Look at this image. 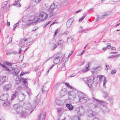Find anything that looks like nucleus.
Wrapping results in <instances>:
<instances>
[{"label":"nucleus","mask_w":120,"mask_h":120,"mask_svg":"<svg viewBox=\"0 0 120 120\" xmlns=\"http://www.w3.org/2000/svg\"><path fill=\"white\" fill-rule=\"evenodd\" d=\"M60 5L58 4L57 6L55 4L53 3L51 5L49 11L51 15L53 16L56 15L57 13L58 10L60 8Z\"/></svg>","instance_id":"1"},{"label":"nucleus","mask_w":120,"mask_h":120,"mask_svg":"<svg viewBox=\"0 0 120 120\" xmlns=\"http://www.w3.org/2000/svg\"><path fill=\"white\" fill-rule=\"evenodd\" d=\"M78 94L79 102L84 103L90 100V99L83 93L79 92Z\"/></svg>","instance_id":"2"},{"label":"nucleus","mask_w":120,"mask_h":120,"mask_svg":"<svg viewBox=\"0 0 120 120\" xmlns=\"http://www.w3.org/2000/svg\"><path fill=\"white\" fill-rule=\"evenodd\" d=\"M64 57V55L63 56L61 53L59 52L54 56L53 62L55 64H57L59 63L60 60L61 61L62 60Z\"/></svg>","instance_id":"3"},{"label":"nucleus","mask_w":120,"mask_h":120,"mask_svg":"<svg viewBox=\"0 0 120 120\" xmlns=\"http://www.w3.org/2000/svg\"><path fill=\"white\" fill-rule=\"evenodd\" d=\"M8 97V94H3L0 97V100L4 101L3 104V105L4 106L8 105L10 104V102L7 101Z\"/></svg>","instance_id":"4"},{"label":"nucleus","mask_w":120,"mask_h":120,"mask_svg":"<svg viewBox=\"0 0 120 120\" xmlns=\"http://www.w3.org/2000/svg\"><path fill=\"white\" fill-rule=\"evenodd\" d=\"M27 80V79H24L23 78H17L15 80V84H18L22 82L24 84L23 85L24 87H25L26 89H27L28 87Z\"/></svg>","instance_id":"5"},{"label":"nucleus","mask_w":120,"mask_h":120,"mask_svg":"<svg viewBox=\"0 0 120 120\" xmlns=\"http://www.w3.org/2000/svg\"><path fill=\"white\" fill-rule=\"evenodd\" d=\"M31 19L28 20L26 22V25L27 26H29L33 23H36L39 22V19H38V16L34 17L33 16H31Z\"/></svg>","instance_id":"6"},{"label":"nucleus","mask_w":120,"mask_h":120,"mask_svg":"<svg viewBox=\"0 0 120 120\" xmlns=\"http://www.w3.org/2000/svg\"><path fill=\"white\" fill-rule=\"evenodd\" d=\"M75 111L77 114L80 116H82L84 115L85 113V110L84 107L82 106H81L76 108Z\"/></svg>","instance_id":"7"},{"label":"nucleus","mask_w":120,"mask_h":120,"mask_svg":"<svg viewBox=\"0 0 120 120\" xmlns=\"http://www.w3.org/2000/svg\"><path fill=\"white\" fill-rule=\"evenodd\" d=\"M93 99L96 102H97L98 104L99 105H100V107L102 109V110L106 112H109V109L108 107H107L106 106L104 105H101V104L99 102H104L103 101L100 100H98L97 99L94 97H93Z\"/></svg>","instance_id":"8"},{"label":"nucleus","mask_w":120,"mask_h":120,"mask_svg":"<svg viewBox=\"0 0 120 120\" xmlns=\"http://www.w3.org/2000/svg\"><path fill=\"white\" fill-rule=\"evenodd\" d=\"M97 79L96 78H94L93 79L91 78V77H89L87 79L86 82L89 86L90 88L92 87L93 81L94 82H95V83H97L98 81H96L95 82V79Z\"/></svg>","instance_id":"9"},{"label":"nucleus","mask_w":120,"mask_h":120,"mask_svg":"<svg viewBox=\"0 0 120 120\" xmlns=\"http://www.w3.org/2000/svg\"><path fill=\"white\" fill-rule=\"evenodd\" d=\"M48 16L46 13L42 12L39 14V17H38L39 22L46 20Z\"/></svg>","instance_id":"10"},{"label":"nucleus","mask_w":120,"mask_h":120,"mask_svg":"<svg viewBox=\"0 0 120 120\" xmlns=\"http://www.w3.org/2000/svg\"><path fill=\"white\" fill-rule=\"evenodd\" d=\"M77 91H75V92L72 91L68 93V97L69 99L71 100L74 99L76 97V93Z\"/></svg>","instance_id":"11"},{"label":"nucleus","mask_w":120,"mask_h":120,"mask_svg":"<svg viewBox=\"0 0 120 120\" xmlns=\"http://www.w3.org/2000/svg\"><path fill=\"white\" fill-rule=\"evenodd\" d=\"M3 90L4 91L10 90L11 89V85L10 84H7L4 85L3 86Z\"/></svg>","instance_id":"12"},{"label":"nucleus","mask_w":120,"mask_h":120,"mask_svg":"<svg viewBox=\"0 0 120 120\" xmlns=\"http://www.w3.org/2000/svg\"><path fill=\"white\" fill-rule=\"evenodd\" d=\"M74 20V18L72 17L69 19L67 21L66 26L67 28H69L71 25Z\"/></svg>","instance_id":"13"},{"label":"nucleus","mask_w":120,"mask_h":120,"mask_svg":"<svg viewBox=\"0 0 120 120\" xmlns=\"http://www.w3.org/2000/svg\"><path fill=\"white\" fill-rule=\"evenodd\" d=\"M87 114L88 116L90 117L94 116L95 115V113L94 112H93V111L90 109L88 110Z\"/></svg>","instance_id":"14"},{"label":"nucleus","mask_w":120,"mask_h":120,"mask_svg":"<svg viewBox=\"0 0 120 120\" xmlns=\"http://www.w3.org/2000/svg\"><path fill=\"white\" fill-rule=\"evenodd\" d=\"M18 113L20 114L21 116L25 118L27 116V113L25 111H23L22 112H19Z\"/></svg>","instance_id":"15"},{"label":"nucleus","mask_w":120,"mask_h":120,"mask_svg":"<svg viewBox=\"0 0 120 120\" xmlns=\"http://www.w3.org/2000/svg\"><path fill=\"white\" fill-rule=\"evenodd\" d=\"M45 115L46 114L45 113H43V114L42 113L40 114L38 116V118L37 119L38 120H40L41 118L42 120H45Z\"/></svg>","instance_id":"16"},{"label":"nucleus","mask_w":120,"mask_h":120,"mask_svg":"<svg viewBox=\"0 0 120 120\" xmlns=\"http://www.w3.org/2000/svg\"><path fill=\"white\" fill-rule=\"evenodd\" d=\"M67 91L66 88L62 89L60 92L61 95L62 96H63L67 94Z\"/></svg>","instance_id":"17"},{"label":"nucleus","mask_w":120,"mask_h":120,"mask_svg":"<svg viewBox=\"0 0 120 120\" xmlns=\"http://www.w3.org/2000/svg\"><path fill=\"white\" fill-rule=\"evenodd\" d=\"M6 77L5 76H1L0 77V85H2L5 82Z\"/></svg>","instance_id":"18"},{"label":"nucleus","mask_w":120,"mask_h":120,"mask_svg":"<svg viewBox=\"0 0 120 120\" xmlns=\"http://www.w3.org/2000/svg\"><path fill=\"white\" fill-rule=\"evenodd\" d=\"M66 107L68 109L70 110H72L74 108L73 106L70 103H67L66 104Z\"/></svg>","instance_id":"19"},{"label":"nucleus","mask_w":120,"mask_h":120,"mask_svg":"<svg viewBox=\"0 0 120 120\" xmlns=\"http://www.w3.org/2000/svg\"><path fill=\"white\" fill-rule=\"evenodd\" d=\"M89 63H86V65L85 66V68H84L82 70V72H86L88 71L89 70Z\"/></svg>","instance_id":"20"},{"label":"nucleus","mask_w":120,"mask_h":120,"mask_svg":"<svg viewBox=\"0 0 120 120\" xmlns=\"http://www.w3.org/2000/svg\"><path fill=\"white\" fill-rule=\"evenodd\" d=\"M25 97V96L24 95H20L19 96V100L20 101H23L24 100Z\"/></svg>","instance_id":"21"},{"label":"nucleus","mask_w":120,"mask_h":120,"mask_svg":"<svg viewBox=\"0 0 120 120\" xmlns=\"http://www.w3.org/2000/svg\"><path fill=\"white\" fill-rule=\"evenodd\" d=\"M25 43L23 41V39H21L19 42V45L21 48H23L24 46Z\"/></svg>","instance_id":"22"},{"label":"nucleus","mask_w":120,"mask_h":120,"mask_svg":"<svg viewBox=\"0 0 120 120\" xmlns=\"http://www.w3.org/2000/svg\"><path fill=\"white\" fill-rule=\"evenodd\" d=\"M57 111L59 114H61L64 112L63 109L61 108H57Z\"/></svg>","instance_id":"23"},{"label":"nucleus","mask_w":120,"mask_h":120,"mask_svg":"<svg viewBox=\"0 0 120 120\" xmlns=\"http://www.w3.org/2000/svg\"><path fill=\"white\" fill-rule=\"evenodd\" d=\"M17 95V91H15V92L12 95L11 97V100H13L16 97Z\"/></svg>","instance_id":"24"},{"label":"nucleus","mask_w":120,"mask_h":120,"mask_svg":"<svg viewBox=\"0 0 120 120\" xmlns=\"http://www.w3.org/2000/svg\"><path fill=\"white\" fill-rule=\"evenodd\" d=\"M80 118L76 115L74 116L71 118V120H79Z\"/></svg>","instance_id":"25"},{"label":"nucleus","mask_w":120,"mask_h":120,"mask_svg":"<svg viewBox=\"0 0 120 120\" xmlns=\"http://www.w3.org/2000/svg\"><path fill=\"white\" fill-rule=\"evenodd\" d=\"M55 102L57 104L60 105H61L62 101L61 100L59 99H57L56 100Z\"/></svg>","instance_id":"26"},{"label":"nucleus","mask_w":120,"mask_h":120,"mask_svg":"<svg viewBox=\"0 0 120 120\" xmlns=\"http://www.w3.org/2000/svg\"><path fill=\"white\" fill-rule=\"evenodd\" d=\"M32 107L30 103H28L26 105V108L27 109H30Z\"/></svg>","instance_id":"27"},{"label":"nucleus","mask_w":120,"mask_h":120,"mask_svg":"<svg viewBox=\"0 0 120 120\" xmlns=\"http://www.w3.org/2000/svg\"><path fill=\"white\" fill-rule=\"evenodd\" d=\"M86 14H85L81 18H79V22H81L83 20V19H84V18L86 16Z\"/></svg>","instance_id":"28"},{"label":"nucleus","mask_w":120,"mask_h":120,"mask_svg":"<svg viewBox=\"0 0 120 120\" xmlns=\"http://www.w3.org/2000/svg\"><path fill=\"white\" fill-rule=\"evenodd\" d=\"M4 64L6 65L10 66H11L12 65L11 63H10L7 61L4 62Z\"/></svg>","instance_id":"29"},{"label":"nucleus","mask_w":120,"mask_h":120,"mask_svg":"<svg viewBox=\"0 0 120 120\" xmlns=\"http://www.w3.org/2000/svg\"><path fill=\"white\" fill-rule=\"evenodd\" d=\"M40 101V100L38 99V97H36V99L35 100V104H38L39 102Z\"/></svg>","instance_id":"30"},{"label":"nucleus","mask_w":120,"mask_h":120,"mask_svg":"<svg viewBox=\"0 0 120 120\" xmlns=\"http://www.w3.org/2000/svg\"><path fill=\"white\" fill-rule=\"evenodd\" d=\"M107 82V80L106 77H104L103 81V86L105 87V84Z\"/></svg>","instance_id":"31"},{"label":"nucleus","mask_w":120,"mask_h":120,"mask_svg":"<svg viewBox=\"0 0 120 120\" xmlns=\"http://www.w3.org/2000/svg\"><path fill=\"white\" fill-rule=\"evenodd\" d=\"M42 92H44V91H46L47 90L46 89V86H45L44 85H43L42 87Z\"/></svg>","instance_id":"32"},{"label":"nucleus","mask_w":120,"mask_h":120,"mask_svg":"<svg viewBox=\"0 0 120 120\" xmlns=\"http://www.w3.org/2000/svg\"><path fill=\"white\" fill-rule=\"evenodd\" d=\"M87 79L85 78H81L80 79V81H83L84 82L86 83Z\"/></svg>","instance_id":"33"},{"label":"nucleus","mask_w":120,"mask_h":120,"mask_svg":"<svg viewBox=\"0 0 120 120\" xmlns=\"http://www.w3.org/2000/svg\"><path fill=\"white\" fill-rule=\"evenodd\" d=\"M99 77V79L100 81H101L102 80L104 79V76L102 75H101L98 76Z\"/></svg>","instance_id":"34"},{"label":"nucleus","mask_w":120,"mask_h":120,"mask_svg":"<svg viewBox=\"0 0 120 120\" xmlns=\"http://www.w3.org/2000/svg\"><path fill=\"white\" fill-rule=\"evenodd\" d=\"M14 5L16 6H17L20 7L21 5L19 4V2H15V3L14 4Z\"/></svg>","instance_id":"35"},{"label":"nucleus","mask_w":120,"mask_h":120,"mask_svg":"<svg viewBox=\"0 0 120 120\" xmlns=\"http://www.w3.org/2000/svg\"><path fill=\"white\" fill-rule=\"evenodd\" d=\"M108 95L107 93L106 92H103V97L104 98H105L107 97Z\"/></svg>","instance_id":"36"},{"label":"nucleus","mask_w":120,"mask_h":120,"mask_svg":"<svg viewBox=\"0 0 120 120\" xmlns=\"http://www.w3.org/2000/svg\"><path fill=\"white\" fill-rule=\"evenodd\" d=\"M64 41L63 40H60L59 41L58 43V44L59 45H62Z\"/></svg>","instance_id":"37"},{"label":"nucleus","mask_w":120,"mask_h":120,"mask_svg":"<svg viewBox=\"0 0 120 120\" xmlns=\"http://www.w3.org/2000/svg\"><path fill=\"white\" fill-rule=\"evenodd\" d=\"M116 70H113L111 72V74H112L113 75L116 73Z\"/></svg>","instance_id":"38"},{"label":"nucleus","mask_w":120,"mask_h":120,"mask_svg":"<svg viewBox=\"0 0 120 120\" xmlns=\"http://www.w3.org/2000/svg\"><path fill=\"white\" fill-rule=\"evenodd\" d=\"M22 88L23 87L20 85H19L17 88L18 89L20 90H22Z\"/></svg>","instance_id":"39"},{"label":"nucleus","mask_w":120,"mask_h":120,"mask_svg":"<svg viewBox=\"0 0 120 120\" xmlns=\"http://www.w3.org/2000/svg\"><path fill=\"white\" fill-rule=\"evenodd\" d=\"M58 45L59 44H58V43L57 42V44H56L54 45L53 47L54 49H55Z\"/></svg>","instance_id":"40"},{"label":"nucleus","mask_w":120,"mask_h":120,"mask_svg":"<svg viewBox=\"0 0 120 120\" xmlns=\"http://www.w3.org/2000/svg\"><path fill=\"white\" fill-rule=\"evenodd\" d=\"M65 85H66L67 87H69L71 88H72V87L71 86H70L69 85V84L68 83H65Z\"/></svg>","instance_id":"41"},{"label":"nucleus","mask_w":120,"mask_h":120,"mask_svg":"<svg viewBox=\"0 0 120 120\" xmlns=\"http://www.w3.org/2000/svg\"><path fill=\"white\" fill-rule=\"evenodd\" d=\"M66 69V68L65 66H64L62 67L61 68V70L62 71H64Z\"/></svg>","instance_id":"42"},{"label":"nucleus","mask_w":120,"mask_h":120,"mask_svg":"<svg viewBox=\"0 0 120 120\" xmlns=\"http://www.w3.org/2000/svg\"><path fill=\"white\" fill-rule=\"evenodd\" d=\"M34 1L37 3H38L40 2L41 0H34Z\"/></svg>","instance_id":"43"},{"label":"nucleus","mask_w":120,"mask_h":120,"mask_svg":"<svg viewBox=\"0 0 120 120\" xmlns=\"http://www.w3.org/2000/svg\"><path fill=\"white\" fill-rule=\"evenodd\" d=\"M27 73L24 72H22L20 75V76H22L23 75H25V74H27Z\"/></svg>","instance_id":"44"},{"label":"nucleus","mask_w":120,"mask_h":120,"mask_svg":"<svg viewBox=\"0 0 120 120\" xmlns=\"http://www.w3.org/2000/svg\"><path fill=\"white\" fill-rule=\"evenodd\" d=\"M8 1H6L4 2V5H5V6H4V7H5L6 6L7 4L8 3Z\"/></svg>","instance_id":"45"},{"label":"nucleus","mask_w":120,"mask_h":120,"mask_svg":"<svg viewBox=\"0 0 120 120\" xmlns=\"http://www.w3.org/2000/svg\"><path fill=\"white\" fill-rule=\"evenodd\" d=\"M59 30L58 29H56L55 31V34H54V35H55L59 31Z\"/></svg>","instance_id":"46"},{"label":"nucleus","mask_w":120,"mask_h":120,"mask_svg":"<svg viewBox=\"0 0 120 120\" xmlns=\"http://www.w3.org/2000/svg\"><path fill=\"white\" fill-rule=\"evenodd\" d=\"M19 23V22L15 24L14 26V28H15L16 27H17Z\"/></svg>","instance_id":"47"},{"label":"nucleus","mask_w":120,"mask_h":120,"mask_svg":"<svg viewBox=\"0 0 120 120\" xmlns=\"http://www.w3.org/2000/svg\"><path fill=\"white\" fill-rule=\"evenodd\" d=\"M120 56V54H119L117 55H116L115 56H113V57H115L116 58H117L119 57Z\"/></svg>","instance_id":"48"},{"label":"nucleus","mask_w":120,"mask_h":120,"mask_svg":"<svg viewBox=\"0 0 120 120\" xmlns=\"http://www.w3.org/2000/svg\"><path fill=\"white\" fill-rule=\"evenodd\" d=\"M12 37H10L9 38V43H10L12 41Z\"/></svg>","instance_id":"49"},{"label":"nucleus","mask_w":120,"mask_h":120,"mask_svg":"<svg viewBox=\"0 0 120 120\" xmlns=\"http://www.w3.org/2000/svg\"><path fill=\"white\" fill-rule=\"evenodd\" d=\"M51 22V21H50L49 22L47 23V24L45 25V26H44L43 27L44 28L46 26H47L48 24H49Z\"/></svg>","instance_id":"50"},{"label":"nucleus","mask_w":120,"mask_h":120,"mask_svg":"<svg viewBox=\"0 0 120 120\" xmlns=\"http://www.w3.org/2000/svg\"><path fill=\"white\" fill-rule=\"evenodd\" d=\"M82 11V9H80L79 10H78V11H76L75 12V13H77L79 12Z\"/></svg>","instance_id":"51"},{"label":"nucleus","mask_w":120,"mask_h":120,"mask_svg":"<svg viewBox=\"0 0 120 120\" xmlns=\"http://www.w3.org/2000/svg\"><path fill=\"white\" fill-rule=\"evenodd\" d=\"M5 70L6 71H10L9 68L6 66V67H5Z\"/></svg>","instance_id":"52"},{"label":"nucleus","mask_w":120,"mask_h":120,"mask_svg":"<svg viewBox=\"0 0 120 120\" xmlns=\"http://www.w3.org/2000/svg\"><path fill=\"white\" fill-rule=\"evenodd\" d=\"M73 51H72L71 52H70L69 54L68 57H69L72 54Z\"/></svg>","instance_id":"53"},{"label":"nucleus","mask_w":120,"mask_h":120,"mask_svg":"<svg viewBox=\"0 0 120 120\" xmlns=\"http://www.w3.org/2000/svg\"><path fill=\"white\" fill-rule=\"evenodd\" d=\"M0 65L3 68H5L6 66L5 65L0 64Z\"/></svg>","instance_id":"54"},{"label":"nucleus","mask_w":120,"mask_h":120,"mask_svg":"<svg viewBox=\"0 0 120 120\" xmlns=\"http://www.w3.org/2000/svg\"><path fill=\"white\" fill-rule=\"evenodd\" d=\"M105 66L107 70H108L109 68V66L107 65H106Z\"/></svg>","instance_id":"55"},{"label":"nucleus","mask_w":120,"mask_h":120,"mask_svg":"<svg viewBox=\"0 0 120 120\" xmlns=\"http://www.w3.org/2000/svg\"><path fill=\"white\" fill-rule=\"evenodd\" d=\"M84 32V30H80L79 31V32L80 33H82V32Z\"/></svg>","instance_id":"56"},{"label":"nucleus","mask_w":120,"mask_h":120,"mask_svg":"<svg viewBox=\"0 0 120 120\" xmlns=\"http://www.w3.org/2000/svg\"><path fill=\"white\" fill-rule=\"evenodd\" d=\"M93 120H100L98 118L95 117L94 118Z\"/></svg>","instance_id":"57"},{"label":"nucleus","mask_w":120,"mask_h":120,"mask_svg":"<svg viewBox=\"0 0 120 120\" xmlns=\"http://www.w3.org/2000/svg\"><path fill=\"white\" fill-rule=\"evenodd\" d=\"M75 76V75L74 74H73L72 75H70V76L71 77H74Z\"/></svg>","instance_id":"58"},{"label":"nucleus","mask_w":120,"mask_h":120,"mask_svg":"<svg viewBox=\"0 0 120 120\" xmlns=\"http://www.w3.org/2000/svg\"><path fill=\"white\" fill-rule=\"evenodd\" d=\"M106 47L108 49H109L110 48V45H107Z\"/></svg>","instance_id":"59"},{"label":"nucleus","mask_w":120,"mask_h":120,"mask_svg":"<svg viewBox=\"0 0 120 120\" xmlns=\"http://www.w3.org/2000/svg\"><path fill=\"white\" fill-rule=\"evenodd\" d=\"M23 41H26V40H27V39H26V38H24L23 39Z\"/></svg>","instance_id":"60"},{"label":"nucleus","mask_w":120,"mask_h":120,"mask_svg":"<svg viewBox=\"0 0 120 120\" xmlns=\"http://www.w3.org/2000/svg\"><path fill=\"white\" fill-rule=\"evenodd\" d=\"M108 16V15L107 14H105V15H103L102 16V17L103 18H104V17H105V16Z\"/></svg>","instance_id":"61"},{"label":"nucleus","mask_w":120,"mask_h":120,"mask_svg":"<svg viewBox=\"0 0 120 120\" xmlns=\"http://www.w3.org/2000/svg\"><path fill=\"white\" fill-rule=\"evenodd\" d=\"M11 52V51L7 52L6 53V54L7 55H9L10 54H11V53L10 52Z\"/></svg>","instance_id":"62"},{"label":"nucleus","mask_w":120,"mask_h":120,"mask_svg":"<svg viewBox=\"0 0 120 120\" xmlns=\"http://www.w3.org/2000/svg\"><path fill=\"white\" fill-rule=\"evenodd\" d=\"M69 33V32L68 31H67L64 33V34H66V35H67V34Z\"/></svg>","instance_id":"63"},{"label":"nucleus","mask_w":120,"mask_h":120,"mask_svg":"<svg viewBox=\"0 0 120 120\" xmlns=\"http://www.w3.org/2000/svg\"><path fill=\"white\" fill-rule=\"evenodd\" d=\"M107 49V47H105V48H103L102 49V50H106Z\"/></svg>","instance_id":"64"}]
</instances>
